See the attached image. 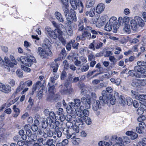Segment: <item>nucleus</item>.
<instances>
[{"mask_svg":"<svg viewBox=\"0 0 146 146\" xmlns=\"http://www.w3.org/2000/svg\"><path fill=\"white\" fill-rule=\"evenodd\" d=\"M108 22L112 25L114 29H117L119 27V23H117V18L115 17H111Z\"/></svg>","mask_w":146,"mask_h":146,"instance_id":"nucleus-9","label":"nucleus"},{"mask_svg":"<svg viewBox=\"0 0 146 146\" xmlns=\"http://www.w3.org/2000/svg\"><path fill=\"white\" fill-rule=\"evenodd\" d=\"M70 2L72 7L74 9L77 8L76 3L75 0H70Z\"/></svg>","mask_w":146,"mask_h":146,"instance_id":"nucleus-46","label":"nucleus"},{"mask_svg":"<svg viewBox=\"0 0 146 146\" xmlns=\"http://www.w3.org/2000/svg\"><path fill=\"white\" fill-rule=\"evenodd\" d=\"M104 103L102 101L98 100L95 101L92 105V108L94 111L101 108L102 106Z\"/></svg>","mask_w":146,"mask_h":146,"instance_id":"nucleus-12","label":"nucleus"},{"mask_svg":"<svg viewBox=\"0 0 146 146\" xmlns=\"http://www.w3.org/2000/svg\"><path fill=\"white\" fill-rule=\"evenodd\" d=\"M8 82L10 86L12 87L14 86L15 84V80L12 79H10L9 80Z\"/></svg>","mask_w":146,"mask_h":146,"instance_id":"nucleus-64","label":"nucleus"},{"mask_svg":"<svg viewBox=\"0 0 146 146\" xmlns=\"http://www.w3.org/2000/svg\"><path fill=\"white\" fill-rule=\"evenodd\" d=\"M113 27L112 25L108 22L105 26V30L107 31H110L111 30Z\"/></svg>","mask_w":146,"mask_h":146,"instance_id":"nucleus-40","label":"nucleus"},{"mask_svg":"<svg viewBox=\"0 0 146 146\" xmlns=\"http://www.w3.org/2000/svg\"><path fill=\"white\" fill-rule=\"evenodd\" d=\"M102 96L100 97L99 100L103 101L104 104L108 103L109 100L106 91L103 90L102 92Z\"/></svg>","mask_w":146,"mask_h":146,"instance_id":"nucleus-19","label":"nucleus"},{"mask_svg":"<svg viewBox=\"0 0 146 146\" xmlns=\"http://www.w3.org/2000/svg\"><path fill=\"white\" fill-rule=\"evenodd\" d=\"M4 61L3 60V64H2V65L0 64L1 65H3V64L4 62H5V63L7 65V66H8V67L9 66L11 67L13 66V62H11L10 60H9V59L8 57H5L4 58Z\"/></svg>","mask_w":146,"mask_h":146,"instance_id":"nucleus-31","label":"nucleus"},{"mask_svg":"<svg viewBox=\"0 0 146 146\" xmlns=\"http://www.w3.org/2000/svg\"><path fill=\"white\" fill-rule=\"evenodd\" d=\"M75 61L74 62L75 65L77 66H81V62L80 60H79L78 59L75 58Z\"/></svg>","mask_w":146,"mask_h":146,"instance_id":"nucleus-55","label":"nucleus"},{"mask_svg":"<svg viewBox=\"0 0 146 146\" xmlns=\"http://www.w3.org/2000/svg\"><path fill=\"white\" fill-rule=\"evenodd\" d=\"M52 68H53V71L54 72H56L57 71L58 68V66L57 63L52 65Z\"/></svg>","mask_w":146,"mask_h":146,"instance_id":"nucleus-57","label":"nucleus"},{"mask_svg":"<svg viewBox=\"0 0 146 146\" xmlns=\"http://www.w3.org/2000/svg\"><path fill=\"white\" fill-rule=\"evenodd\" d=\"M48 122L47 119L43 120L42 122V127L43 128L46 129L48 126Z\"/></svg>","mask_w":146,"mask_h":146,"instance_id":"nucleus-49","label":"nucleus"},{"mask_svg":"<svg viewBox=\"0 0 146 146\" xmlns=\"http://www.w3.org/2000/svg\"><path fill=\"white\" fill-rule=\"evenodd\" d=\"M19 60L23 64L29 67L31 66L33 63L35 62L36 61L35 58L32 56H27V57L21 56L19 61Z\"/></svg>","mask_w":146,"mask_h":146,"instance_id":"nucleus-1","label":"nucleus"},{"mask_svg":"<svg viewBox=\"0 0 146 146\" xmlns=\"http://www.w3.org/2000/svg\"><path fill=\"white\" fill-rule=\"evenodd\" d=\"M95 3V0H88L86 2V7L89 8L92 7Z\"/></svg>","mask_w":146,"mask_h":146,"instance_id":"nucleus-35","label":"nucleus"},{"mask_svg":"<svg viewBox=\"0 0 146 146\" xmlns=\"http://www.w3.org/2000/svg\"><path fill=\"white\" fill-rule=\"evenodd\" d=\"M144 113V110L141 108H139L137 110V113L139 115H141Z\"/></svg>","mask_w":146,"mask_h":146,"instance_id":"nucleus-61","label":"nucleus"},{"mask_svg":"<svg viewBox=\"0 0 146 146\" xmlns=\"http://www.w3.org/2000/svg\"><path fill=\"white\" fill-rule=\"evenodd\" d=\"M68 6H64L62 7V8L64 11V15L66 16L67 22L70 25L72 23V21L71 19L69 18L70 16L68 14L69 12V9H68Z\"/></svg>","mask_w":146,"mask_h":146,"instance_id":"nucleus-15","label":"nucleus"},{"mask_svg":"<svg viewBox=\"0 0 146 146\" xmlns=\"http://www.w3.org/2000/svg\"><path fill=\"white\" fill-rule=\"evenodd\" d=\"M81 101L83 104L86 106V108L87 109L90 108L91 104L90 98H88V96H86V98L83 97L81 99Z\"/></svg>","mask_w":146,"mask_h":146,"instance_id":"nucleus-13","label":"nucleus"},{"mask_svg":"<svg viewBox=\"0 0 146 146\" xmlns=\"http://www.w3.org/2000/svg\"><path fill=\"white\" fill-rule=\"evenodd\" d=\"M112 141L113 143V146H124L122 138L117 137L116 135H113L111 136L110 140V142L109 143H110L111 142L112 144Z\"/></svg>","mask_w":146,"mask_h":146,"instance_id":"nucleus-5","label":"nucleus"},{"mask_svg":"<svg viewBox=\"0 0 146 146\" xmlns=\"http://www.w3.org/2000/svg\"><path fill=\"white\" fill-rule=\"evenodd\" d=\"M138 26L140 27H143L145 25L144 21L142 18L138 16H135L134 17Z\"/></svg>","mask_w":146,"mask_h":146,"instance_id":"nucleus-20","label":"nucleus"},{"mask_svg":"<svg viewBox=\"0 0 146 146\" xmlns=\"http://www.w3.org/2000/svg\"><path fill=\"white\" fill-rule=\"evenodd\" d=\"M96 24V26L98 27H100L104 25L105 22L103 21L102 20H100V19H98Z\"/></svg>","mask_w":146,"mask_h":146,"instance_id":"nucleus-44","label":"nucleus"},{"mask_svg":"<svg viewBox=\"0 0 146 146\" xmlns=\"http://www.w3.org/2000/svg\"><path fill=\"white\" fill-rule=\"evenodd\" d=\"M130 13V9L128 8H125L124 9L123 13L126 15H129Z\"/></svg>","mask_w":146,"mask_h":146,"instance_id":"nucleus-62","label":"nucleus"},{"mask_svg":"<svg viewBox=\"0 0 146 146\" xmlns=\"http://www.w3.org/2000/svg\"><path fill=\"white\" fill-rule=\"evenodd\" d=\"M85 121L86 123L88 125H90L92 123L91 119L90 118L88 117H86Z\"/></svg>","mask_w":146,"mask_h":146,"instance_id":"nucleus-63","label":"nucleus"},{"mask_svg":"<svg viewBox=\"0 0 146 146\" xmlns=\"http://www.w3.org/2000/svg\"><path fill=\"white\" fill-rule=\"evenodd\" d=\"M118 21L120 25H128L129 22H130V18L127 16H124L123 17H119L118 19Z\"/></svg>","mask_w":146,"mask_h":146,"instance_id":"nucleus-11","label":"nucleus"},{"mask_svg":"<svg viewBox=\"0 0 146 146\" xmlns=\"http://www.w3.org/2000/svg\"><path fill=\"white\" fill-rule=\"evenodd\" d=\"M84 29L86 31H90L91 34H92V35H91V37L92 39L96 38V37L98 36V35H103V32L94 29L92 27L89 26L86 27Z\"/></svg>","mask_w":146,"mask_h":146,"instance_id":"nucleus-7","label":"nucleus"},{"mask_svg":"<svg viewBox=\"0 0 146 146\" xmlns=\"http://www.w3.org/2000/svg\"><path fill=\"white\" fill-rule=\"evenodd\" d=\"M72 128L74 131L76 133H78L79 131L78 127L76 124H74L72 126Z\"/></svg>","mask_w":146,"mask_h":146,"instance_id":"nucleus-54","label":"nucleus"},{"mask_svg":"<svg viewBox=\"0 0 146 146\" xmlns=\"http://www.w3.org/2000/svg\"><path fill=\"white\" fill-rule=\"evenodd\" d=\"M145 80L137 79L134 80L131 83V85L134 87L144 86L146 85Z\"/></svg>","mask_w":146,"mask_h":146,"instance_id":"nucleus-8","label":"nucleus"},{"mask_svg":"<svg viewBox=\"0 0 146 146\" xmlns=\"http://www.w3.org/2000/svg\"><path fill=\"white\" fill-rule=\"evenodd\" d=\"M74 103H73V102H70V105H69V106L70 107V109H72L73 110H74L76 111V109H75L73 107L72 108V107H71L70 106L72 104L71 103H72L73 104V105L74 106H75V108H76V109H80V105L81 104V101L79 99H76L74 100Z\"/></svg>","mask_w":146,"mask_h":146,"instance_id":"nucleus-21","label":"nucleus"},{"mask_svg":"<svg viewBox=\"0 0 146 146\" xmlns=\"http://www.w3.org/2000/svg\"><path fill=\"white\" fill-rule=\"evenodd\" d=\"M89 66L87 64L83 65L81 68V70L82 72H84L87 71L89 69Z\"/></svg>","mask_w":146,"mask_h":146,"instance_id":"nucleus-47","label":"nucleus"},{"mask_svg":"<svg viewBox=\"0 0 146 146\" xmlns=\"http://www.w3.org/2000/svg\"><path fill=\"white\" fill-rule=\"evenodd\" d=\"M129 25L133 31H136L138 28V26L134 18L130 20Z\"/></svg>","mask_w":146,"mask_h":146,"instance_id":"nucleus-26","label":"nucleus"},{"mask_svg":"<svg viewBox=\"0 0 146 146\" xmlns=\"http://www.w3.org/2000/svg\"><path fill=\"white\" fill-rule=\"evenodd\" d=\"M68 27L67 29V33L68 35L71 36L73 34V31L71 24L69 25L68 24Z\"/></svg>","mask_w":146,"mask_h":146,"instance_id":"nucleus-41","label":"nucleus"},{"mask_svg":"<svg viewBox=\"0 0 146 146\" xmlns=\"http://www.w3.org/2000/svg\"><path fill=\"white\" fill-rule=\"evenodd\" d=\"M135 146H146V141H143V139L142 141L139 142Z\"/></svg>","mask_w":146,"mask_h":146,"instance_id":"nucleus-56","label":"nucleus"},{"mask_svg":"<svg viewBox=\"0 0 146 146\" xmlns=\"http://www.w3.org/2000/svg\"><path fill=\"white\" fill-rule=\"evenodd\" d=\"M42 46L43 48H49L50 45V42L47 38H45L43 40V43L42 44Z\"/></svg>","mask_w":146,"mask_h":146,"instance_id":"nucleus-29","label":"nucleus"},{"mask_svg":"<svg viewBox=\"0 0 146 146\" xmlns=\"http://www.w3.org/2000/svg\"><path fill=\"white\" fill-rule=\"evenodd\" d=\"M109 59L113 65H115L117 61V59L115 58L113 56H109Z\"/></svg>","mask_w":146,"mask_h":146,"instance_id":"nucleus-42","label":"nucleus"},{"mask_svg":"<svg viewBox=\"0 0 146 146\" xmlns=\"http://www.w3.org/2000/svg\"><path fill=\"white\" fill-rule=\"evenodd\" d=\"M72 104L70 106L71 107H73L75 109V111L76 112V114L77 115L80 117L82 116L83 115L86 117H87L89 115V112L87 109H86L83 111V110L84 108L82 106H80V109H77L75 108V106L73 105L72 103H71Z\"/></svg>","mask_w":146,"mask_h":146,"instance_id":"nucleus-4","label":"nucleus"},{"mask_svg":"<svg viewBox=\"0 0 146 146\" xmlns=\"http://www.w3.org/2000/svg\"><path fill=\"white\" fill-rule=\"evenodd\" d=\"M48 86H49L48 92L49 93L50 96L48 99L49 100H50L53 99L55 91L54 86H50V83H48Z\"/></svg>","mask_w":146,"mask_h":146,"instance_id":"nucleus-17","label":"nucleus"},{"mask_svg":"<svg viewBox=\"0 0 146 146\" xmlns=\"http://www.w3.org/2000/svg\"><path fill=\"white\" fill-rule=\"evenodd\" d=\"M59 127L56 126L55 127V131L54 132V134L56 135L57 137L59 138L62 135L61 132L59 130Z\"/></svg>","mask_w":146,"mask_h":146,"instance_id":"nucleus-36","label":"nucleus"},{"mask_svg":"<svg viewBox=\"0 0 146 146\" xmlns=\"http://www.w3.org/2000/svg\"><path fill=\"white\" fill-rule=\"evenodd\" d=\"M53 143V140L52 139H48L47 140L46 142L44 143H42V144L44 145H47L48 146H50Z\"/></svg>","mask_w":146,"mask_h":146,"instance_id":"nucleus-45","label":"nucleus"},{"mask_svg":"<svg viewBox=\"0 0 146 146\" xmlns=\"http://www.w3.org/2000/svg\"><path fill=\"white\" fill-rule=\"evenodd\" d=\"M74 91L73 89L71 88V83L67 81L64 84L63 87L60 91L62 94H66L67 93H71Z\"/></svg>","mask_w":146,"mask_h":146,"instance_id":"nucleus-6","label":"nucleus"},{"mask_svg":"<svg viewBox=\"0 0 146 146\" xmlns=\"http://www.w3.org/2000/svg\"><path fill=\"white\" fill-rule=\"evenodd\" d=\"M77 8L78 9L79 12L80 13H81L83 12L84 8V5L82 2L80 1L78 2L77 5Z\"/></svg>","mask_w":146,"mask_h":146,"instance_id":"nucleus-37","label":"nucleus"},{"mask_svg":"<svg viewBox=\"0 0 146 146\" xmlns=\"http://www.w3.org/2000/svg\"><path fill=\"white\" fill-rule=\"evenodd\" d=\"M70 115H67L66 117V119L68 121H71L73 119H74L76 116V112L72 109H70Z\"/></svg>","mask_w":146,"mask_h":146,"instance_id":"nucleus-22","label":"nucleus"},{"mask_svg":"<svg viewBox=\"0 0 146 146\" xmlns=\"http://www.w3.org/2000/svg\"><path fill=\"white\" fill-rule=\"evenodd\" d=\"M11 88L8 85H4L0 82V91L5 93H9L11 92Z\"/></svg>","mask_w":146,"mask_h":146,"instance_id":"nucleus-14","label":"nucleus"},{"mask_svg":"<svg viewBox=\"0 0 146 146\" xmlns=\"http://www.w3.org/2000/svg\"><path fill=\"white\" fill-rule=\"evenodd\" d=\"M145 123L144 122L139 123V127H137L136 128L137 132L139 133H142L143 130L145 129Z\"/></svg>","mask_w":146,"mask_h":146,"instance_id":"nucleus-24","label":"nucleus"},{"mask_svg":"<svg viewBox=\"0 0 146 146\" xmlns=\"http://www.w3.org/2000/svg\"><path fill=\"white\" fill-rule=\"evenodd\" d=\"M111 144V142L110 143L108 142H105L104 141H100L98 143L99 146H109Z\"/></svg>","mask_w":146,"mask_h":146,"instance_id":"nucleus-39","label":"nucleus"},{"mask_svg":"<svg viewBox=\"0 0 146 146\" xmlns=\"http://www.w3.org/2000/svg\"><path fill=\"white\" fill-rule=\"evenodd\" d=\"M58 38L59 40L61 41L63 45H65L66 44V41L65 39L62 37V35L59 36Z\"/></svg>","mask_w":146,"mask_h":146,"instance_id":"nucleus-59","label":"nucleus"},{"mask_svg":"<svg viewBox=\"0 0 146 146\" xmlns=\"http://www.w3.org/2000/svg\"><path fill=\"white\" fill-rule=\"evenodd\" d=\"M95 14V9H91L90 11H87L85 12V15L86 16H89L91 17H93Z\"/></svg>","mask_w":146,"mask_h":146,"instance_id":"nucleus-33","label":"nucleus"},{"mask_svg":"<svg viewBox=\"0 0 146 146\" xmlns=\"http://www.w3.org/2000/svg\"><path fill=\"white\" fill-rule=\"evenodd\" d=\"M45 30L48 32V34L50 36H51L53 32L52 30L49 27H47L45 28Z\"/></svg>","mask_w":146,"mask_h":146,"instance_id":"nucleus-52","label":"nucleus"},{"mask_svg":"<svg viewBox=\"0 0 146 146\" xmlns=\"http://www.w3.org/2000/svg\"><path fill=\"white\" fill-rule=\"evenodd\" d=\"M70 13L71 14L70 15L69 18L71 19L72 21L73 20L74 22H76L77 21V18L75 14V12L73 9H70Z\"/></svg>","mask_w":146,"mask_h":146,"instance_id":"nucleus-28","label":"nucleus"},{"mask_svg":"<svg viewBox=\"0 0 146 146\" xmlns=\"http://www.w3.org/2000/svg\"><path fill=\"white\" fill-rule=\"evenodd\" d=\"M38 47L37 49V53L42 58H46L48 56L51 55L52 52L49 48H43Z\"/></svg>","mask_w":146,"mask_h":146,"instance_id":"nucleus-3","label":"nucleus"},{"mask_svg":"<svg viewBox=\"0 0 146 146\" xmlns=\"http://www.w3.org/2000/svg\"><path fill=\"white\" fill-rule=\"evenodd\" d=\"M115 100V98L114 96H112L110 98V102L112 105H113L114 104Z\"/></svg>","mask_w":146,"mask_h":146,"instance_id":"nucleus-58","label":"nucleus"},{"mask_svg":"<svg viewBox=\"0 0 146 146\" xmlns=\"http://www.w3.org/2000/svg\"><path fill=\"white\" fill-rule=\"evenodd\" d=\"M123 143H125L126 144H128L130 143V139L127 137H123L122 139Z\"/></svg>","mask_w":146,"mask_h":146,"instance_id":"nucleus-53","label":"nucleus"},{"mask_svg":"<svg viewBox=\"0 0 146 146\" xmlns=\"http://www.w3.org/2000/svg\"><path fill=\"white\" fill-rule=\"evenodd\" d=\"M112 72L111 71L104 74L102 76V78L101 79V80L102 81H103V79L104 78L109 79L110 78L111 76V75H112Z\"/></svg>","mask_w":146,"mask_h":146,"instance_id":"nucleus-38","label":"nucleus"},{"mask_svg":"<svg viewBox=\"0 0 146 146\" xmlns=\"http://www.w3.org/2000/svg\"><path fill=\"white\" fill-rule=\"evenodd\" d=\"M125 27L123 28L124 31L127 33H129L131 32L130 25H125Z\"/></svg>","mask_w":146,"mask_h":146,"instance_id":"nucleus-43","label":"nucleus"},{"mask_svg":"<svg viewBox=\"0 0 146 146\" xmlns=\"http://www.w3.org/2000/svg\"><path fill=\"white\" fill-rule=\"evenodd\" d=\"M131 92L133 98L139 100L140 101H142V100H146V95L138 94L136 92L133 90H131Z\"/></svg>","mask_w":146,"mask_h":146,"instance_id":"nucleus-10","label":"nucleus"},{"mask_svg":"<svg viewBox=\"0 0 146 146\" xmlns=\"http://www.w3.org/2000/svg\"><path fill=\"white\" fill-rule=\"evenodd\" d=\"M49 115L51 123H54L56 122V118L54 113L52 111L50 112Z\"/></svg>","mask_w":146,"mask_h":146,"instance_id":"nucleus-30","label":"nucleus"},{"mask_svg":"<svg viewBox=\"0 0 146 146\" xmlns=\"http://www.w3.org/2000/svg\"><path fill=\"white\" fill-rule=\"evenodd\" d=\"M128 74L130 75L133 77H136L137 78H145V77L144 75L140 73L139 72L135 70H131L129 71Z\"/></svg>","mask_w":146,"mask_h":146,"instance_id":"nucleus-16","label":"nucleus"},{"mask_svg":"<svg viewBox=\"0 0 146 146\" xmlns=\"http://www.w3.org/2000/svg\"><path fill=\"white\" fill-rule=\"evenodd\" d=\"M137 66L134 67V70L137 72L144 75L145 77L146 76V61L144 62L142 61H139L137 62Z\"/></svg>","mask_w":146,"mask_h":146,"instance_id":"nucleus-2","label":"nucleus"},{"mask_svg":"<svg viewBox=\"0 0 146 146\" xmlns=\"http://www.w3.org/2000/svg\"><path fill=\"white\" fill-rule=\"evenodd\" d=\"M78 30L79 31H82L84 28V26L83 25V22L82 20L80 19L78 21Z\"/></svg>","mask_w":146,"mask_h":146,"instance_id":"nucleus-34","label":"nucleus"},{"mask_svg":"<svg viewBox=\"0 0 146 146\" xmlns=\"http://www.w3.org/2000/svg\"><path fill=\"white\" fill-rule=\"evenodd\" d=\"M146 119L144 115H142L139 116L137 119V120L139 122L144 121Z\"/></svg>","mask_w":146,"mask_h":146,"instance_id":"nucleus-51","label":"nucleus"},{"mask_svg":"<svg viewBox=\"0 0 146 146\" xmlns=\"http://www.w3.org/2000/svg\"><path fill=\"white\" fill-rule=\"evenodd\" d=\"M63 32L59 29H55L53 31L51 37L56 39L57 38L62 35Z\"/></svg>","mask_w":146,"mask_h":146,"instance_id":"nucleus-18","label":"nucleus"},{"mask_svg":"<svg viewBox=\"0 0 146 146\" xmlns=\"http://www.w3.org/2000/svg\"><path fill=\"white\" fill-rule=\"evenodd\" d=\"M53 132L50 129H48V133H47V135L45 134L44 135V138H46L48 137H51L53 136Z\"/></svg>","mask_w":146,"mask_h":146,"instance_id":"nucleus-50","label":"nucleus"},{"mask_svg":"<svg viewBox=\"0 0 146 146\" xmlns=\"http://www.w3.org/2000/svg\"><path fill=\"white\" fill-rule=\"evenodd\" d=\"M21 68L22 69L25 71L27 72H29L31 71L30 69L24 65H21Z\"/></svg>","mask_w":146,"mask_h":146,"instance_id":"nucleus-60","label":"nucleus"},{"mask_svg":"<svg viewBox=\"0 0 146 146\" xmlns=\"http://www.w3.org/2000/svg\"><path fill=\"white\" fill-rule=\"evenodd\" d=\"M88 91L86 89V88H84L81 90V94L82 95L86 96H88Z\"/></svg>","mask_w":146,"mask_h":146,"instance_id":"nucleus-48","label":"nucleus"},{"mask_svg":"<svg viewBox=\"0 0 146 146\" xmlns=\"http://www.w3.org/2000/svg\"><path fill=\"white\" fill-rule=\"evenodd\" d=\"M105 5L104 4L100 3L98 4L96 8V12L98 13H100L104 10Z\"/></svg>","mask_w":146,"mask_h":146,"instance_id":"nucleus-23","label":"nucleus"},{"mask_svg":"<svg viewBox=\"0 0 146 146\" xmlns=\"http://www.w3.org/2000/svg\"><path fill=\"white\" fill-rule=\"evenodd\" d=\"M91 34L90 31H86L83 32L82 35V38H83V40L86 39L89 40L91 39Z\"/></svg>","mask_w":146,"mask_h":146,"instance_id":"nucleus-25","label":"nucleus"},{"mask_svg":"<svg viewBox=\"0 0 146 146\" xmlns=\"http://www.w3.org/2000/svg\"><path fill=\"white\" fill-rule=\"evenodd\" d=\"M54 15L58 21L61 22H64V18L60 13L58 12H56L54 13Z\"/></svg>","mask_w":146,"mask_h":146,"instance_id":"nucleus-27","label":"nucleus"},{"mask_svg":"<svg viewBox=\"0 0 146 146\" xmlns=\"http://www.w3.org/2000/svg\"><path fill=\"white\" fill-rule=\"evenodd\" d=\"M26 86L25 82H24L23 81H21L20 82L19 86L16 89V92L17 93L19 92L21 90H22L23 88H24Z\"/></svg>","mask_w":146,"mask_h":146,"instance_id":"nucleus-32","label":"nucleus"}]
</instances>
